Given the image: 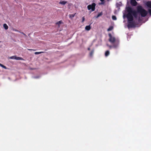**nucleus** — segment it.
I'll list each match as a JSON object with an SVG mask.
<instances>
[{"label":"nucleus","mask_w":151,"mask_h":151,"mask_svg":"<svg viewBox=\"0 0 151 151\" xmlns=\"http://www.w3.org/2000/svg\"><path fill=\"white\" fill-rule=\"evenodd\" d=\"M127 11L128 13L127 14V18L128 21V28L132 27H134L135 25L133 22V17L132 14L135 18L137 17V12L133 10L131 8L128 7L127 8Z\"/></svg>","instance_id":"1"},{"label":"nucleus","mask_w":151,"mask_h":151,"mask_svg":"<svg viewBox=\"0 0 151 151\" xmlns=\"http://www.w3.org/2000/svg\"><path fill=\"white\" fill-rule=\"evenodd\" d=\"M109 41L112 44H113V47L114 48H116L119 44V41L116 40L114 37L112 36L111 34H109Z\"/></svg>","instance_id":"2"},{"label":"nucleus","mask_w":151,"mask_h":151,"mask_svg":"<svg viewBox=\"0 0 151 151\" xmlns=\"http://www.w3.org/2000/svg\"><path fill=\"white\" fill-rule=\"evenodd\" d=\"M137 12L141 14L142 17H145L147 14V11L144 9L141 6H138L137 7Z\"/></svg>","instance_id":"3"},{"label":"nucleus","mask_w":151,"mask_h":151,"mask_svg":"<svg viewBox=\"0 0 151 151\" xmlns=\"http://www.w3.org/2000/svg\"><path fill=\"white\" fill-rule=\"evenodd\" d=\"M96 6V4L93 3L91 4L88 5L87 6L88 9V10H91V11L93 12L94 11L95 9V7Z\"/></svg>","instance_id":"4"},{"label":"nucleus","mask_w":151,"mask_h":151,"mask_svg":"<svg viewBox=\"0 0 151 151\" xmlns=\"http://www.w3.org/2000/svg\"><path fill=\"white\" fill-rule=\"evenodd\" d=\"M9 59H15L16 60H24L23 58L21 57H17L16 56H13L8 58Z\"/></svg>","instance_id":"5"},{"label":"nucleus","mask_w":151,"mask_h":151,"mask_svg":"<svg viewBox=\"0 0 151 151\" xmlns=\"http://www.w3.org/2000/svg\"><path fill=\"white\" fill-rule=\"evenodd\" d=\"M130 3L131 4L134 6H135L137 4V2L135 0H131Z\"/></svg>","instance_id":"6"},{"label":"nucleus","mask_w":151,"mask_h":151,"mask_svg":"<svg viewBox=\"0 0 151 151\" xmlns=\"http://www.w3.org/2000/svg\"><path fill=\"white\" fill-rule=\"evenodd\" d=\"M146 5L148 8H151V1H148L146 2Z\"/></svg>","instance_id":"7"},{"label":"nucleus","mask_w":151,"mask_h":151,"mask_svg":"<svg viewBox=\"0 0 151 151\" xmlns=\"http://www.w3.org/2000/svg\"><path fill=\"white\" fill-rule=\"evenodd\" d=\"M3 26L5 30H7L8 29V26L5 23L3 24Z\"/></svg>","instance_id":"8"},{"label":"nucleus","mask_w":151,"mask_h":151,"mask_svg":"<svg viewBox=\"0 0 151 151\" xmlns=\"http://www.w3.org/2000/svg\"><path fill=\"white\" fill-rule=\"evenodd\" d=\"M67 1H60L59 3L60 4L64 5L67 3Z\"/></svg>","instance_id":"9"},{"label":"nucleus","mask_w":151,"mask_h":151,"mask_svg":"<svg viewBox=\"0 0 151 151\" xmlns=\"http://www.w3.org/2000/svg\"><path fill=\"white\" fill-rule=\"evenodd\" d=\"M91 27L90 25L87 26L85 27V29L86 30L89 31L91 29Z\"/></svg>","instance_id":"10"},{"label":"nucleus","mask_w":151,"mask_h":151,"mask_svg":"<svg viewBox=\"0 0 151 151\" xmlns=\"http://www.w3.org/2000/svg\"><path fill=\"white\" fill-rule=\"evenodd\" d=\"M63 23L62 21L60 20V21H58V22H57V23H56V24H58V25L59 27L60 25Z\"/></svg>","instance_id":"11"},{"label":"nucleus","mask_w":151,"mask_h":151,"mask_svg":"<svg viewBox=\"0 0 151 151\" xmlns=\"http://www.w3.org/2000/svg\"><path fill=\"white\" fill-rule=\"evenodd\" d=\"M109 53H110V52H109V51H108V50L106 51L105 52V56L106 57L107 56H108L109 55Z\"/></svg>","instance_id":"12"},{"label":"nucleus","mask_w":151,"mask_h":151,"mask_svg":"<svg viewBox=\"0 0 151 151\" xmlns=\"http://www.w3.org/2000/svg\"><path fill=\"white\" fill-rule=\"evenodd\" d=\"M113 29V27L112 26L110 27L109 28L107 29V30L108 31H111Z\"/></svg>","instance_id":"13"},{"label":"nucleus","mask_w":151,"mask_h":151,"mask_svg":"<svg viewBox=\"0 0 151 151\" xmlns=\"http://www.w3.org/2000/svg\"><path fill=\"white\" fill-rule=\"evenodd\" d=\"M44 53V52L41 51V52H36L35 53V55H38V54H41L42 53Z\"/></svg>","instance_id":"14"},{"label":"nucleus","mask_w":151,"mask_h":151,"mask_svg":"<svg viewBox=\"0 0 151 151\" xmlns=\"http://www.w3.org/2000/svg\"><path fill=\"white\" fill-rule=\"evenodd\" d=\"M102 15V12H101L98 14V15H97V16L96 17V18H98L100 16H101Z\"/></svg>","instance_id":"15"},{"label":"nucleus","mask_w":151,"mask_h":151,"mask_svg":"<svg viewBox=\"0 0 151 151\" xmlns=\"http://www.w3.org/2000/svg\"><path fill=\"white\" fill-rule=\"evenodd\" d=\"M0 66L5 69H7V68L4 65H3L1 63H0Z\"/></svg>","instance_id":"16"},{"label":"nucleus","mask_w":151,"mask_h":151,"mask_svg":"<svg viewBox=\"0 0 151 151\" xmlns=\"http://www.w3.org/2000/svg\"><path fill=\"white\" fill-rule=\"evenodd\" d=\"M112 18L113 20H116V16H112Z\"/></svg>","instance_id":"17"},{"label":"nucleus","mask_w":151,"mask_h":151,"mask_svg":"<svg viewBox=\"0 0 151 151\" xmlns=\"http://www.w3.org/2000/svg\"><path fill=\"white\" fill-rule=\"evenodd\" d=\"M101 2L99 4H104V0H100Z\"/></svg>","instance_id":"18"},{"label":"nucleus","mask_w":151,"mask_h":151,"mask_svg":"<svg viewBox=\"0 0 151 151\" xmlns=\"http://www.w3.org/2000/svg\"><path fill=\"white\" fill-rule=\"evenodd\" d=\"M94 51L93 50L91 51V52L90 53V55L91 56L92 55Z\"/></svg>","instance_id":"19"},{"label":"nucleus","mask_w":151,"mask_h":151,"mask_svg":"<svg viewBox=\"0 0 151 151\" xmlns=\"http://www.w3.org/2000/svg\"><path fill=\"white\" fill-rule=\"evenodd\" d=\"M148 12H149L150 15H151V9H149L148 10Z\"/></svg>","instance_id":"20"},{"label":"nucleus","mask_w":151,"mask_h":151,"mask_svg":"<svg viewBox=\"0 0 151 151\" xmlns=\"http://www.w3.org/2000/svg\"><path fill=\"white\" fill-rule=\"evenodd\" d=\"M85 20V18L84 17H83L82 18V22H83Z\"/></svg>","instance_id":"21"},{"label":"nucleus","mask_w":151,"mask_h":151,"mask_svg":"<svg viewBox=\"0 0 151 151\" xmlns=\"http://www.w3.org/2000/svg\"><path fill=\"white\" fill-rule=\"evenodd\" d=\"M13 30L16 32H19V31L17 29H13Z\"/></svg>","instance_id":"22"},{"label":"nucleus","mask_w":151,"mask_h":151,"mask_svg":"<svg viewBox=\"0 0 151 151\" xmlns=\"http://www.w3.org/2000/svg\"><path fill=\"white\" fill-rule=\"evenodd\" d=\"M27 50H34V51H35L36 50H35L31 49H27Z\"/></svg>","instance_id":"23"},{"label":"nucleus","mask_w":151,"mask_h":151,"mask_svg":"<svg viewBox=\"0 0 151 151\" xmlns=\"http://www.w3.org/2000/svg\"><path fill=\"white\" fill-rule=\"evenodd\" d=\"M109 47L110 48H111V47H112V46H109Z\"/></svg>","instance_id":"24"},{"label":"nucleus","mask_w":151,"mask_h":151,"mask_svg":"<svg viewBox=\"0 0 151 151\" xmlns=\"http://www.w3.org/2000/svg\"><path fill=\"white\" fill-rule=\"evenodd\" d=\"M21 33L22 34H23V35H24L26 36V35H25L24 33L23 32H21Z\"/></svg>","instance_id":"25"},{"label":"nucleus","mask_w":151,"mask_h":151,"mask_svg":"<svg viewBox=\"0 0 151 151\" xmlns=\"http://www.w3.org/2000/svg\"><path fill=\"white\" fill-rule=\"evenodd\" d=\"M88 50H90V48H88Z\"/></svg>","instance_id":"26"},{"label":"nucleus","mask_w":151,"mask_h":151,"mask_svg":"<svg viewBox=\"0 0 151 151\" xmlns=\"http://www.w3.org/2000/svg\"><path fill=\"white\" fill-rule=\"evenodd\" d=\"M140 21L139 19V21Z\"/></svg>","instance_id":"27"}]
</instances>
